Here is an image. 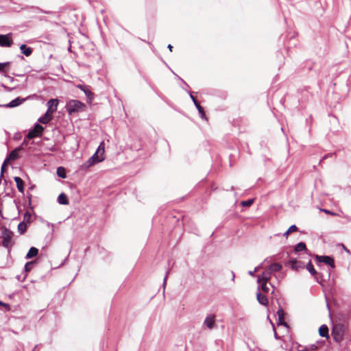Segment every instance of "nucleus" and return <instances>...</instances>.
Here are the masks:
<instances>
[{"mask_svg": "<svg viewBox=\"0 0 351 351\" xmlns=\"http://www.w3.org/2000/svg\"><path fill=\"white\" fill-rule=\"evenodd\" d=\"M105 152V144L104 142L100 143L95 154L86 160L82 167L88 169L91 166L99 163L104 160V154Z\"/></svg>", "mask_w": 351, "mask_h": 351, "instance_id": "nucleus-1", "label": "nucleus"}, {"mask_svg": "<svg viewBox=\"0 0 351 351\" xmlns=\"http://www.w3.org/2000/svg\"><path fill=\"white\" fill-rule=\"evenodd\" d=\"M65 108L67 112L69 114H72L75 112L84 111L86 105L79 100L71 99L66 102Z\"/></svg>", "mask_w": 351, "mask_h": 351, "instance_id": "nucleus-2", "label": "nucleus"}, {"mask_svg": "<svg viewBox=\"0 0 351 351\" xmlns=\"http://www.w3.org/2000/svg\"><path fill=\"white\" fill-rule=\"evenodd\" d=\"M346 330L345 325L342 324H337L333 326L331 335L335 342L340 343L343 339Z\"/></svg>", "mask_w": 351, "mask_h": 351, "instance_id": "nucleus-3", "label": "nucleus"}, {"mask_svg": "<svg viewBox=\"0 0 351 351\" xmlns=\"http://www.w3.org/2000/svg\"><path fill=\"white\" fill-rule=\"evenodd\" d=\"M1 230L2 231L3 242L2 245L5 247L10 248L12 246V239L14 235L12 231L8 229L5 226H1Z\"/></svg>", "mask_w": 351, "mask_h": 351, "instance_id": "nucleus-4", "label": "nucleus"}, {"mask_svg": "<svg viewBox=\"0 0 351 351\" xmlns=\"http://www.w3.org/2000/svg\"><path fill=\"white\" fill-rule=\"evenodd\" d=\"M315 260L316 261V263L317 265L319 263H324L326 265H328V266H330L332 269H334L335 267V260L332 256H326V255H323V256L315 255Z\"/></svg>", "mask_w": 351, "mask_h": 351, "instance_id": "nucleus-5", "label": "nucleus"}, {"mask_svg": "<svg viewBox=\"0 0 351 351\" xmlns=\"http://www.w3.org/2000/svg\"><path fill=\"white\" fill-rule=\"evenodd\" d=\"M306 269L308 271V272L313 276L315 278V280L318 282L319 284H322V276L323 275L322 274H319L315 269L314 268V266L313 265L311 261H308V263L306 265Z\"/></svg>", "mask_w": 351, "mask_h": 351, "instance_id": "nucleus-6", "label": "nucleus"}, {"mask_svg": "<svg viewBox=\"0 0 351 351\" xmlns=\"http://www.w3.org/2000/svg\"><path fill=\"white\" fill-rule=\"evenodd\" d=\"M11 33L7 34H0V46L3 47H10L13 44V40Z\"/></svg>", "mask_w": 351, "mask_h": 351, "instance_id": "nucleus-7", "label": "nucleus"}, {"mask_svg": "<svg viewBox=\"0 0 351 351\" xmlns=\"http://www.w3.org/2000/svg\"><path fill=\"white\" fill-rule=\"evenodd\" d=\"M288 265H289L292 269L298 270L300 268H304L305 265L304 262L298 261L296 258H291L288 261Z\"/></svg>", "mask_w": 351, "mask_h": 351, "instance_id": "nucleus-8", "label": "nucleus"}, {"mask_svg": "<svg viewBox=\"0 0 351 351\" xmlns=\"http://www.w3.org/2000/svg\"><path fill=\"white\" fill-rule=\"evenodd\" d=\"M187 93L189 94V96H190L191 99H192L193 102L194 103V105L195 106L197 110H198L201 117L204 118L206 117V115H205L204 108L199 104V102L197 101L196 98L194 97L192 92H191L190 90H187Z\"/></svg>", "mask_w": 351, "mask_h": 351, "instance_id": "nucleus-9", "label": "nucleus"}, {"mask_svg": "<svg viewBox=\"0 0 351 351\" xmlns=\"http://www.w3.org/2000/svg\"><path fill=\"white\" fill-rule=\"evenodd\" d=\"M271 271L266 270L264 271L261 274L258 275L257 277V282H268L271 279Z\"/></svg>", "mask_w": 351, "mask_h": 351, "instance_id": "nucleus-10", "label": "nucleus"}, {"mask_svg": "<svg viewBox=\"0 0 351 351\" xmlns=\"http://www.w3.org/2000/svg\"><path fill=\"white\" fill-rule=\"evenodd\" d=\"M25 99L18 97L12 100L8 104H3L1 106L3 108H15L21 105L23 101H25Z\"/></svg>", "mask_w": 351, "mask_h": 351, "instance_id": "nucleus-11", "label": "nucleus"}, {"mask_svg": "<svg viewBox=\"0 0 351 351\" xmlns=\"http://www.w3.org/2000/svg\"><path fill=\"white\" fill-rule=\"evenodd\" d=\"M21 151V148H15L11 151L6 156V162H11L16 160L19 158V152Z\"/></svg>", "mask_w": 351, "mask_h": 351, "instance_id": "nucleus-12", "label": "nucleus"}, {"mask_svg": "<svg viewBox=\"0 0 351 351\" xmlns=\"http://www.w3.org/2000/svg\"><path fill=\"white\" fill-rule=\"evenodd\" d=\"M277 315L278 317V325L284 326L287 328H289L287 323L285 322V312L282 308H279V309L277 311Z\"/></svg>", "mask_w": 351, "mask_h": 351, "instance_id": "nucleus-13", "label": "nucleus"}, {"mask_svg": "<svg viewBox=\"0 0 351 351\" xmlns=\"http://www.w3.org/2000/svg\"><path fill=\"white\" fill-rule=\"evenodd\" d=\"M53 112L47 110L46 112L38 119V122L43 124H47L52 119Z\"/></svg>", "mask_w": 351, "mask_h": 351, "instance_id": "nucleus-14", "label": "nucleus"}, {"mask_svg": "<svg viewBox=\"0 0 351 351\" xmlns=\"http://www.w3.org/2000/svg\"><path fill=\"white\" fill-rule=\"evenodd\" d=\"M58 102L59 101L58 99H50L47 103L48 107L47 109L53 113L55 112L57 110Z\"/></svg>", "mask_w": 351, "mask_h": 351, "instance_id": "nucleus-15", "label": "nucleus"}, {"mask_svg": "<svg viewBox=\"0 0 351 351\" xmlns=\"http://www.w3.org/2000/svg\"><path fill=\"white\" fill-rule=\"evenodd\" d=\"M256 298L259 304L265 306L268 305L269 302L267 298L264 294H262L260 291L256 293Z\"/></svg>", "mask_w": 351, "mask_h": 351, "instance_id": "nucleus-16", "label": "nucleus"}, {"mask_svg": "<svg viewBox=\"0 0 351 351\" xmlns=\"http://www.w3.org/2000/svg\"><path fill=\"white\" fill-rule=\"evenodd\" d=\"M20 50H21V53H23V55H25L27 57L30 56L33 52V49L30 47H27L25 44L21 45Z\"/></svg>", "mask_w": 351, "mask_h": 351, "instance_id": "nucleus-17", "label": "nucleus"}, {"mask_svg": "<svg viewBox=\"0 0 351 351\" xmlns=\"http://www.w3.org/2000/svg\"><path fill=\"white\" fill-rule=\"evenodd\" d=\"M38 254V249L35 247H31L25 256L26 259H30L36 257Z\"/></svg>", "mask_w": 351, "mask_h": 351, "instance_id": "nucleus-18", "label": "nucleus"}, {"mask_svg": "<svg viewBox=\"0 0 351 351\" xmlns=\"http://www.w3.org/2000/svg\"><path fill=\"white\" fill-rule=\"evenodd\" d=\"M14 181L16 184V187L19 192L23 193L24 192V182L23 180L18 176H15L14 178Z\"/></svg>", "mask_w": 351, "mask_h": 351, "instance_id": "nucleus-19", "label": "nucleus"}, {"mask_svg": "<svg viewBox=\"0 0 351 351\" xmlns=\"http://www.w3.org/2000/svg\"><path fill=\"white\" fill-rule=\"evenodd\" d=\"M58 202L62 205H68L69 204V199L66 195L64 193H61L57 199Z\"/></svg>", "mask_w": 351, "mask_h": 351, "instance_id": "nucleus-20", "label": "nucleus"}, {"mask_svg": "<svg viewBox=\"0 0 351 351\" xmlns=\"http://www.w3.org/2000/svg\"><path fill=\"white\" fill-rule=\"evenodd\" d=\"M204 324L209 328H213L215 325V316L214 315H208L206 317L204 320Z\"/></svg>", "mask_w": 351, "mask_h": 351, "instance_id": "nucleus-21", "label": "nucleus"}, {"mask_svg": "<svg viewBox=\"0 0 351 351\" xmlns=\"http://www.w3.org/2000/svg\"><path fill=\"white\" fill-rule=\"evenodd\" d=\"M319 334L322 337H329L328 328L326 324L322 325L319 328Z\"/></svg>", "mask_w": 351, "mask_h": 351, "instance_id": "nucleus-22", "label": "nucleus"}, {"mask_svg": "<svg viewBox=\"0 0 351 351\" xmlns=\"http://www.w3.org/2000/svg\"><path fill=\"white\" fill-rule=\"evenodd\" d=\"M298 351H315L317 349V346L315 344H311L304 347V350H300V347H302V345L296 343Z\"/></svg>", "mask_w": 351, "mask_h": 351, "instance_id": "nucleus-23", "label": "nucleus"}, {"mask_svg": "<svg viewBox=\"0 0 351 351\" xmlns=\"http://www.w3.org/2000/svg\"><path fill=\"white\" fill-rule=\"evenodd\" d=\"M32 130H34L36 131V134H38V136L39 137H40L43 135L45 128L43 126H42L39 123H36L34 125Z\"/></svg>", "mask_w": 351, "mask_h": 351, "instance_id": "nucleus-24", "label": "nucleus"}, {"mask_svg": "<svg viewBox=\"0 0 351 351\" xmlns=\"http://www.w3.org/2000/svg\"><path fill=\"white\" fill-rule=\"evenodd\" d=\"M282 269V265L278 263H274L269 266L268 269L271 272L279 271Z\"/></svg>", "mask_w": 351, "mask_h": 351, "instance_id": "nucleus-25", "label": "nucleus"}, {"mask_svg": "<svg viewBox=\"0 0 351 351\" xmlns=\"http://www.w3.org/2000/svg\"><path fill=\"white\" fill-rule=\"evenodd\" d=\"M306 245L304 242H299L296 244L294 248L295 252L306 251Z\"/></svg>", "mask_w": 351, "mask_h": 351, "instance_id": "nucleus-26", "label": "nucleus"}, {"mask_svg": "<svg viewBox=\"0 0 351 351\" xmlns=\"http://www.w3.org/2000/svg\"><path fill=\"white\" fill-rule=\"evenodd\" d=\"M56 173L58 177L65 178L66 177V169L63 167H58L56 170Z\"/></svg>", "mask_w": 351, "mask_h": 351, "instance_id": "nucleus-27", "label": "nucleus"}, {"mask_svg": "<svg viewBox=\"0 0 351 351\" xmlns=\"http://www.w3.org/2000/svg\"><path fill=\"white\" fill-rule=\"evenodd\" d=\"M27 224L25 221L20 222L18 225V232L20 234H23L27 230Z\"/></svg>", "mask_w": 351, "mask_h": 351, "instance_id": "nucleus-28", "label": "nucleus"}, {"mask_svg": "<svg viewBox=\"0 0 351 351\" xmlns=\"http://www.w3.org/2000/svg\"><path fill=\"white\" fill-rule=\"evenodd\" d=\"M36 137H39L38 136V134H36V132L34 130L30 129V130H29L25 138H26L28 141V140H32Z\"/></svg>", "mask_w": 351, "mask_h": 351, "instance_id": "nucleus-29", "label": "nucleus"}, {"mask_svg": "<svg viewBox=\"0 0 351 351\" xmlns=\"http://www.w3.org/2000/svg\"><path fill=\"white\" fill-rule=\"evenodd\" d=\"M36 263V261H31L29 262H27L24 266V270L26 273L30 271L32 269V267L34 265H35Z\"/></svg>", "mask_w": 351, "mask_h": 351, "instance_id": "nucleus-30", "label": "nucleus"}, {"mask_svg": "<svg viewBox=\"0 0 351 351\" xmlns=\"http://www.w3.org/2000/svg\"><path fill=\"white\" fill-rule=\"evenodd\" d=\"M267 282H261V283H258L259 285L258 286V291H260V290H262L265 293H268L269 289L267 286Z\"/></svg>", "mask_w": 351, "mask_h": 351, "instance_id": "nucleus-31", "label": "nucleus"}, {"mask_svg": "<svg viewBox=\"0 0 351 351\" xmlns=\"http://www.w3.org/2000/svg\"><path fill=\"white\" fill-rule=\"evenodd\" d=\"M298 228L295 225H291L289 229L284 233L285 237H288L291 232L298 231Z\"/></svg>", "mask_w": 351, "mask_h": 351, "instance_id": "nucleus-32", "label": "nucleus"}, {"mask_svg": "<svg viewBox=\"0 0 351 351\" xmlns=\"http://www.w3.org/2000/svg\"><path fill=\"white\" fill-rule=\"evenodd\" d=\"M254 202V199H248L247 200L242 201L241 202V204L243 207H250V206H252Z\"/></svg>", "mask_w": 351, "mask_h": 351, "instance_id": "nucleus-33", "label": "nucleus"}, {"mask_svg": "<svg viewBox=\"0 0 351 351\" xmlns=\"http://www.w3.org/2000/svg\"><path fill=\"white\" fill-rule=\"evenodd\" d=\"M9 162H6V160L5 159L2 165H1V175H0V178L1 179L3 178V173H4V171H5L7 167H8V163Z\"/></svg>", "mask_w": 351, "mask_h": 351, "instance_id": "nucleus-34", "label": "nucleus"}, {"mask_svg": "<svg viewBox=\"0 0 351 351\" xmlns=\"http://www.w3.org/2000/svg\"><path fill=\"white\" fill-rule=\"evenodd\" d=\"M31 218V213L29 212H25L24 214V220H25L27 223H30Z\"/></svg>", "mask_w": 351, "mask_h": 351, "instance_id": "nucleus-35", "label": "nucleus"}, {"mask_svg": "<svg viewBox=\"0 0 351 351\" xmlns=\"http://www.w3.org/2000/svg\"><path fill=\"white\" fill-rule=\"evenodd\" d=\"M28 145V141L26 138H24L21 145L17 147L16 148H21V151L24 149V147L27 146Z\"/></svg>", "mask_w": 351, "mask_h": 351, "instance_id": "nucleus-36", "label": "nucleus"}, {"mask_svg": "<svg viewBox=\"0 0 351 351\" xmlns=\"http://www.w3.org/2000/svg\"><path fill=\"white\" fill-rule=\"evenodd\" d=\"M3 69L4 71V73H6L8 71L7 67H9L10 65V62H1Z\"/></svg>", "mask_w": 351, "mask_h": 351, "instance_id": "nucleus-37", "label": "nucleus"}, {"mask_svg": "<svg viewBox=\"0 0 351 351\" xmlns=\"http://www.w3.org/2000/svg\"><path fill=\"white\" fill-rule=\"evenodd\" d=\"M169 271H170L169 269H168L167 271H166L165 276L164 278L163 282H162V285H163L164 287L166 285V282H167V280Z\"/></svg>", "mask_w": 351, "mask_h": 351, "instance_id": "nucleus-38", "label": "nucleus"}, {"mask_svg": "<svg viewBox=\"0 0 351 351\" xmlns=\"http://www.w3.org/2000/svg\"><path fill=\"white\" fill-rule=\"evenodd\" d=\"M0 85H1V87H3V89H4L5 91H7V92H10V91H12V90L14 89L13 88H10V87H8V86H5V84H1Z\"/></svg>", "mask_w": 351, "mask_h": 351, "instance_id": "nucleus-39", "label": "nucleus"}, {"mask_svg": "<svg viewBox=\"0 0 351 351\" xmlns=\"http://www.w3.org/2000/svg\"><path fill=\"white\" fill-rule=\"evenodd\" d=\"M83 91L88 97L93 96V93L90 90L86 88L85 90H83Z\"/></svg>", "mask_w": 351, "mask_h": 351, "instance_id": "nucleus-40", "label": "nucleus"}, {"mask_svg": "<svg viewBox=\"0 0 351 351\" xmlns=\"http://www.w3.org/2000/svg\"><path fill=\"white\" fill-rule=\"evenodd\" d=\"M270 323L272 324V327H273V330L274 332V337L276 339H280V337L278 335L276 331V328H275V326L274 325V324L271 322V321L270 320Z\"/></svg>", "mask_w": 351, "mask_h": 351, "instance_id": "nucleus-41", "label": "nucleus"}, {"mask_svg": "<svg viewBox=\"0 0 351 351\" xmlns=\"http://www.w3.org/2000/svg\"><path fill=\"white\" fill-rule=\"evenodd\" d=\"M258 267H255L254 271H249L248 274L251 276H254V273L256 272L258 269Z\"/></svg>", "mask_w": 351, "mask_h": 351, "instance_id": "nucleus-42", "label": "nucleus"}, {"mask_svg": "<svg viewBox=\"0 0 351 351\" xmlns=\"http://www.w3.org/2000/svg\"><path fill=\"white\" fill-rule=\"evenodd\" d=\"M322 211L324 212L325 213H327V214H329V215H335L336 213L330 211V210H328L327 209H321Z\"/></svg>", "mask_w": 351, "mask_h": 351, "instance_id": "nucleus-43", "label": "nucleus"}, {"mask_svg": "<svg viewBox=\"0 0 351 351\" xmlns=\"http://www.w3.org/2000/svg\"><path fill=\"white\" fill-rule=\"evenodd\" d=\"M40 12L41 13H45V14H53V12H51V11H46V10H43L42 9L40 10Z\"/></svg>", "mask_w": 351, "mask_h": 351, "instance_id": "nucleus-44", "label": "nucleus"}, {"mask_svg": "<svg viewBox=\"0 0 351 351\" xmlns=\"http://www.w3.org/2000/svg\"><path fill=\"white\" fill-rule=\"evenodd\" d=\"M3 75H4L5 77L9 78L10 82H13V81L14 80V77H11V76L8 75H6V74H3Z\"/></svg>", "mask_w": 351, "mask_h": 351, "instance_id": "nucleus-45", "label": "nucleus"}, {"mask_svg": "<svg viewBox=\"0 0 351 351\" xmlns=\"http://www.w3.org/2000/svg\"><path fill=\"white\" fill-rule=\"evenodd\" d=\"M178 78L182 81V82L183 83V84L186 86L187 88H189V86L187 84V83L184 81L182 78H180V77H178Z\"/></svg>", "mask_w": 351, "mask_h": 351, "instance_id": "nucleus-46", "label": "nucleus"}, {"mask_svg": "<svg viewBox=\"0 0 351 351\" xmlns=\"http://www.w3.org/2000/svg\"><path fill=\"white\" fill-rule=\"evenodd\" d=\"M343 250L347 252V253H350V251L343 245V244H341Z\"/></svg>", "mask_w": 351, "mask_h": 351, "instance_id": "nucleus-47", "label": "nucleus"}, {"mask_svg": "<svg viewBox=\"0 0 351 351\" xmlns=\"http://www.w3.org/2000/svg\"><path fill=\"white\" fill-rule=\"evenodd\" d=\"M4 73V71L3 69L1 62H0V73Z\"/></svg>", "mask_w": 351, "mask_h": 351, "instance_id": "nucleus-48", "label": "nucleus"}, {"mask_svg": "<svg viewBox=\"0 0 351 351\" xmlns=\"http://www.w3.org/2000/svg\"><path fill=\"white\" fill-rule=\"evenodd\" d=\"M167 48L169 49L170 51H172L173 47L171 45L169 44Z\"/></svg>", "mask_w": 351, "mask_h": 351, "instance_id": "nucleus-49", "label": "nucleus"}, {"mask_svg": "<svg viewBox=\"0 0 351 351\" xmlns=\"http://www.w3.org/2000/svg\"><path fill=\"white\" fill-rule=\"evenodd\" d=\"M231 274H232V280L234 281V278H235V274L233 271H231Z\"/></svg>", "mask_w": 351, "mask_h": 351, "instance_id": "nucleus-50", "label": "nucleus"}, {"mask_svg": "<svg viewBox=\"0 0 351 351\" xmlns=\"http://www.w3.org/2000/svg\"><path fill=\"white\" fill-rule=\"evenodd\" d=\"M78 88H80L82 90L86 89L85 88H84L83 86H78Z\"/></svg>", "mask_w": 351, "mask_h": 351, "instance_id": "nucleus-51", "label": "nucleus"}, {"mask_svg": "<svg viewBox=\"0 0 351 351\" xmlns=\"http://www.w3.org/2000/svg\"><path fill=\"white\" fill-rule=\"evenodd\" d=\"M4 305H5V304L3 302L0 301V306H4Z\"/></svg>", "mask_w": 351, "mask_h": 351, "instance_id": "nucleus-52", "label": "nucleus"}, {"mask_svg": "<svg viewBox=\"0 0 351 351\" xmlns=\"http://www.w3.org/2000/svg\"><path fill=\"white\" fill-rule=\"evenodd\" d=\"M31 197H32V195H30L28 198H29V202L30 203L31 202Z\"/></svg>", "mask_w": 351, "mask_h": 351, "instance_id": "nucleus-53", "label": "nucleus"}, {"mask_svg": "<svg viewBox=\"0 0 351 351\" xmlns=\"http://www.w3.org/2000/svg\"><path fill=\"white\" fill-rule=\"evenodd\" d=\"M304 347H305V346H302V347H300L299 348H300V350H304Z\"/></svg>", "mask_w": 351, "mask_h": 351, "instance_id": "nucleus-54", "label": "nucleus"}, {"mask_svg": "<svg viewBox=\"0 0 351 351\" xmlns=\"http://www.w3.org/2000/svg\"><path fill=\"white\" fill-rule=\"evenodd\" d=\"M182 88H183V89H184V90L187 92V90H187V89H186V86L182 87Z\"/></svg>", "mask_w": 351, "mask_h": 351, "instance_id": "nucleus-55", "label": "nucleus"}, {"mask_svg": "<svg viewBox=\"0 0 351 351\" xmlns=\"http://www.w3.org/2000/svg\"><path fill=\"white\" fill-rule=\"evenodd\" d=\"M327 307H328V309H330V306H329L328 304H327Z\"/></svg>", "mask_w": 351, "mask_h": 351, "instance_id": "nucleus-56", "label": "nucleus"}, {"mask_svg": "<svg viewBox=\"0 0 351 351\" xmlns=\"http://www.w3.org/2000/svg\"><path fill=\"white\" fill-rule=\"evenodd\" d=\"M330 276V271H328V276Z\"/></svg>", "mask_w": 351, "mask_h": 351, "instance_id": "nucleus-57", "label": "nucleus"}, {"mask_svg": "<svg viewBox=\"0 0 351 351\" xmlns=\"http://www.w3.org/2000/svg\"><path fill=\"white\" fill-rule=\"evenodd\" d=\"M16 278L19 280L20 279V277L19 276H17Z\"/></svg>", "mask_w": 351, "mask_h": 351, "instance_id": "nucleus-58", "label": "nucleus"}]
</instances>
